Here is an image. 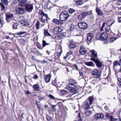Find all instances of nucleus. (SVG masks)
<instances>
[{
    "label": "nucleus",
    "instance_id": "1",
    "mask_svg": "<svg viewBox=\"0 0 121 121\" xmlns=\"http://www.w3.org/2000/svg\"><path fill=\"white\" fill-rule=\"evenodd\" d=\"M69 17L68 13L66 11L62 12L60 16V19L62 21L66 20Z\"/></svg>",
    "mask_w": 121,
    "mask_h": 121
},
{
    "label": "nucleus",
    "instance_id": "2",
    "mask_svg": "<svg viewBox=\"0 0 121 121\" xmlns=\"http://www.w3.org/2000/svg\"><path fill=\"white\" fill-rule=\"evenodd\" d=\"M75 86L74 85L69 84L66 87V88L69 91H71L75 93L77 92V90L75 89Z\"/></svg>",
    "mask_w": 121,
    "mask_h": 121
},
{
    "label": "nucleus",
    "instance_id": "3",
    "mask_svg": "<svg viewBox=\"0 0 121 121\" xmlns=\"http://www.w3.org/2000/svg\"><path fill=\"white\" fill-rule=\"evenodd\" d=\"M92 73L93 77L94 78H98L101 77V73L97 69H95L92 71Z\"/></svg>",
    "mask_w": 121,
    "mask_h": 121
},
{
    "label": "nucleus",
    "instance_id": "4",
    "mask_svg": "<svg viewBox=\"0 0 121 121\" xmlns=\"http://www.w3.org/2000/svg\"><path fill=\"white\" fill-rule=\"evenodd\" d=\"M79 27L80 28L82 29H85L87 28V24L85 22H80L78 23Z\"/></svg>",
    "mask_w": 121,
    "mask_h": 121
},
{
    "label": "nucleus",
    "instance_id": "5",
    "mask_svg": "<svg viewBox=\"0 0 121 121\" xmlns=\"http://www.w3.org/2000/svg\"><path fill=\"white\" fill-rule=\"evenodd\" d=\"M89 14L88 12H84L78 16V19L79 20H81L83 18H85L86 16L89 15Z\"/></svg>",
    "mask_w": 121,
    "mask_h": 121
},
{
    "label": "nucleus",
    "instance_id": "6",
    "mask_svg": "<svg viewBox=\"0 0 121 121\" xmlns=\"http://www.w3.org/2000/svg\"><path fill=\"white\" fill-rule=\"evenodd\" d=\"M26 10L27 12H30L33 9V6L32 4H27L25 5Z\"/></svg>",
    "mask_w": 121,
    "mask_h": 121
},
{
    "label": "nucleus",
    "instance_id": "7",
    "mask_svg": "<svg viewBox=\"0 0 121 121\" xmlns=\"http://www.w3.org/2000/svg\"><path fill=\"white\" fill-rule=\"evenodd\" d=\"M16 11L17 13L20 14L24 13L25 12V10L22 8L19 7H16Z\"/></svg>",
    "mask_w": 121,
    "mask_h": 121
},
{
    "label": "nucleus",
    "instance_id": "8",
    "mask_svg": "<svg viewBox=\"0 0 121 121\" xmlns=\"http://www.w3.org/2000/svg\"><path fill=\"white\" fill-rule=\"evenodd\" d=\"M39 14L42 17L40 19L42 22H44L45 21V14L43 13V11L42 10H40L39 12Z\"/></svg>",
    "mask_w": 121,
    "mask_h": 121
},
{
    "label": "nucleus",
    "instance_id": "9",
    "mask_svg": "<svg viewBox=\"0 0 121 121\" xmlns=\"http://www.w3.org/2000/svg\"><path fill=\"white\" fill-rule=\"evenodd\" d=\"M108 37V34L105 32H103L99 36L100 39L101 40H103L106 39Z\"/></svg>",
    "mask_w": 121,
    "mask_h": 121
},
{
    "label": "nucleus",
    "instance_id": "10",
    "mask_svg": "<svg viewBox=\"0 0 121 121\" xmlns=\"http://www.w3.org/2000/svg\"><path fill=\"white\" fill-rule=\"evenodd\" d=\"M79 52L81 54L84 55L87 52V51L86 49L83 46H82L80 48Z\"/></svg>",
    "mask_w": 121,
    "mask_h": 121
},
{
    "label": "nucleus",
    "instance_id": "11",
    "mask_svg": "<svg viewBox=\"0 0 121 121\" xmlns=\"http://www.w3.org/2000/svg\"><path fill=\"white\" fill-rule=\"evenodd\" d=\"M61 31V28L58 27H56L53 30V32L55 34H59Z\"/></svg>",
    "mask_w": 121,
    "mask_h": 121
},
{
    "label": "nucleus",
    "instance_id": "12",
    "mask_svg": "<svg viewBox=\"0 0 121 121\" xmlns=\"http://www.w3.org/2000/svg\"><path fill=\"white\" fill-rule=\"evenodd\" d=\"M104 117V115L102 113H98L95 114L94 117V119L95 120L97 119H99L101 118H103Z\"/></svg>",
    "mask_w": 121,
    "mask_h": 121
},
{
    "label": "nucleus",
    "instance_id": "13",
    "mask_svg": "<svg viewBox=\"0 0 121 121\" xmlns=\"http://www.w3.org/2000/svg\"><path fill=\"white\" fill-rule=\"evenodd\" d=\"M93 36L94 35L93 34L91 33H88L87 35V40L89 42H90Z\"/></svg>",
    "mask_w": 121,
    "mask_h": 121
},
{
    "label": "nucleus",
    "instance_id": "14",
    "mask_svg": "<svg viewBox=\"0 0 121 121\" xmlns=\"http://www.w3.org/2000/svg\"><path fill=\"white\" fill-rule=\"evenodd\" d=\"M6 20L8 22L10 21V20L11 19L13 16V15L12 14L8 13L6 15Z\"/></svg>",
    "mask_w": 121,
    "mask_h": 121
},
{
    "label": "nucleus",
    "instance_id": "15",
    "mask_svg": "<svg viewBox=\"0 0 121 121\" xmlns=\"http://www.w3.org/2000/svg\"><path fill=\"white\" fill-rule=\"evenodd\" d=\"M19 3H18V5L19 6H25V4L26 2V0H18Z\"/></svg>",
    "mask_w": 121,
    "mask_h": 121
},
{
    "label": "nucleus",
    "instance_id": "16",
    "mask_svg": "<svg viewBox=\"0 0 121 121\" xmlns=\"http://www.w3.org/2000/svg\"><path fill=\"white\" fill-rule=\"evenodd\" d=\"M26 33L25 32H19L18 33H16L14 34V37H17L19 36H20L21 37H24V36H22L23 34H24Z\"/></svg>",
    "mask_w": 121,
    "mask_h": 121
},
{
    "label": "nucleus",
    "instance_id": "17",
    "mask_svg": "<svg viewBox=\"0 0 121 121\" xmlns=\"http://www.w3.org/2000/svg\"><path fill=\"white\" fill-rule=\"evenodd\" d=\"M115 22L114 20L113 19H111L108 21L106 23V24L108 26H110Z\"/></svg>",
    "mask_w": 121,
    "mask_h": 121
},
{
    "label": "nucleus",
    "instance_id": "18",
    "mask_svg": "<svg viewBox=\"0 0 121 121\" xmlns=\"http://www.w3.org/2000/svg\"><path fill=\"white\" fill-rule=\"evenodd\" d=\"M85 112V115L86 117H90L92 113V112L90 110L86 111Z\"/></svg>",
    "mask_w": 121,
    "mask_h": 121
},
{
    "label": "nucleus",
    "instance_id": "19",
    "mask_svg": "<svg viewBox=\"0 0 121 121\" xmlns=\"http://www.w3.org/2000/svg\"><path fill=\"white\" fill-rule=\"evenodd\" d=\"M28 24V22L26 20H22L21 22V24L23 26H26Z\"/></svg>",
    "mask_w": 121,
    "mask_h": 121
},
{
    "label": "nucleus",
    "instance_id": "20",
    "mask_svg": "<svg viewBox=\"0 0 121 121\" xmlns=\"http://www.w3.org/2000/svg\"><path fill=\"white\" fill-rule=\"evenodd\" d=\"M96 11L99 15H100L101 16H102L103 15V13L102 12L101 10L99 9L98 8H96Z\"/></svg>",
    "mask_w": 121,
    "mask_h": 121
},
{
    "label": "nucleus",
    "instance_id": "21",
    "mask_svg": "<svg viewBox=\"0 0 121 121\" xmlns=\"http://www.w3.org/2000/svg\"><path fill=\"white\" fill-rule=\"evenodd\" d=\"M97 66L99 68L101 67L102 66V64L99 60H98L95 63Z\"/></svg>",
    "mask_w": 121,
    "mask_h": 121
},
{
    "label": "nucleus",
    "instance_id": "22",
    "mask_svg": "<svg viewBox=\"0 0 121 121\" xmlns=\"http://www.w3.org/2000/svg\"><path fill=\"white\" fill-rule=\"evenodd\" d=\"M106 117L108 118H110L111 121H112V119H113V117L110 115V114L108 113H106L105 114Z\"/></svg>",
    "mask_w": 121,
    "mask_h": 121
},
{
    "label": "nucleus",
    "instance_id": "23",
    "mask_svg": "<svg viewBox=\"0 0 121 121\" xmlns=\"http://www.w3.org/2000/svg\"><path fill=\"white\" fill-rule=\"evenodd\" d=\"M91 54L93 56L96 57L97 54L96 52L94 50H91Z\"/></svg>",
    "mask_w": 121,
    "mask_h": 121
},
{
    "label": "nucleus",
    "instance_id": "24",
    "mask_svg": "<svg viewBox=\"0 0 121 121\" xmlns=\"http://www.w3.org/2000/svg\"><path fill=\"white\" fill-rule=\"evenodd\" d=\"M85 63L86 65L89 66H93L94 65V63L92 61L86 62Z\"/></svg>",
    "mask_w": 121,
    "mask_h": 121
},
{
    "label": "nucleus",
    "instance_id": "25",
    "mask_svg": "<svg viewBox=\"0 0 121 121\" xmlns=\"http://www.w3.org/2000/svg\"><path fill=\"white\" fill-rule=\"evenodd\" d=\"M33 87L35 90L39 91V87L37 84L34 85L33 86Z\"/></svg>",
    "mask_w": 121,
    "mask_h": 121
},
{
    "label": "nucleus",
    "instance_id": "26",
    "mask_svg": "<svg viewBox=\"0 0 121 121\" xmlns=\"http://www.w3.org/2000/svg\"><path fill=\"white\" fill-rule=\"evenodd\" d=\"M51 77V75L49 74L46 77V82L47 83L48 82L50 81Z\"/></svg>",
    "mask_w": 121,
    "mask_h": 121
},
{
    "label": "nucleus",
    "instance_id": "27",
    "mask_svg": "<svg viewBox=\"0 0 121 121\" xmlns=\"http://www.w3.org/2000/svg\"><path fill=\"white\" fill-rule=\"evenodd\" d=\"M69 46L71 48H73L76 47L75 44L73 42H70Z\"/></svg>",
    "mask_w": 121,
    "mask_h": 121
},
{
    "label": "nucleus",
    "instance_id": "28",
    "mask_svg": "<svg viewBox=\"0 0 121 121\" xmlns=\"http://www.w3.org/2000/svg\"><path fill=\"white\" fill-rule=\"evenodd\" d=\"M52 22L58 25H59L60 23V22L59 20L56 19H54Z\"/></svg>",
    "mask_w": 121,
    "mask_h": 121
},
{
    "label": "nucleus",
    "instance_id": "29",
    "mask_svg": "<svg viewBox=\"0 0 121 121\" xmlns=\"http://www.w3.org/2000/svg\"><path fill=\"white\" fill-rule=\"evenodd\" d=\"M88 100L89 101L90 105H91L92 102L94 100L92 96H90L88 98Z\"/></svg>",
    "mask_w": 121,
    "mask_h": 121
},
{
    "label": "nucleus",
    "instance_id": "30",
    "mask_svg": "<svg viewBox=\"0 0 121 121\" xmlns=\"http://www.w3.org/2000/svg\"><path fill=\"white\" fill-rule=\"evenodd\" d=\"M0 5L1 6V10L2 11H3L5 9V6L2 3H0Z\"/></svg>",
    "mask_w": 121,
    "mask_h": 121
},
{
    "label": "nucleus",
    "instance_id": "31",
    "mask_svg": "<svg viewBox=\"0 0 121 121\" xmlns=\"http://www.w3.org/2000/svg\"><path fill=\"white\" fill-rule=\"evenodd\" d=\"M76 4L77 5H81L82 4V3L81 0H77L76 1Z\"/></svg>",
    "mask_w": 121,
    "mask_h": 121
},
{
    "label": "nucleus",
    "instance_id": "32",
    "mask_svg": "<svg viewBox=\"0 0 121 121\" xmlns=\"http://www.w3.org/2000/svg\"><path fill=\"white\" fill-rule=\"evenodd\" d=\"M40 23L39 21H37L36 24V28L37 29H38L39 28Z\"/></svg>",
    "mask_w": 121,
    "mask_h": 121
},
{
    "label": "nucleus",
    "instance_id": "33",
    "mask_svg": "<svg viewBox=\"0 0 121 121\" xmlns=\"http://www.w3.org/2000/svg\"><path fill=\"white\" fill-rule=\"evenodd\" d=\"M69 82L70 83L69 84H72V85H74V84H75V82L73 79H70Z\"/></svg>",
    "mask_w": 121,
    "mask_h": 121
},
{
    "label": "nucleus",
    "instance_id": "34",
    "mask_svg": "<svg viewBox=\"0 0 121 121\" xmlns=\"http://www.w3.org/2000/svg\"><path fill=\"white\" fill-rule=\"evenodd\" d=\"M116 38L115 37H113L111 38L110 40V43H112L116 39Z\"/></svg>",
    "mask_w": 121,
    "mask_h": 121
},
{
    "label": "nucleus",
    "instance_id": "35",
    "mask_svg": "<svg viewBox=\"0 0 121 121\" xmlns=\"http://www.w3.org/2000/svg\"><path fill=\"white\" fill-rule=\"evenodd\" d=\"M18 24L17 23H15L13 25V28L15 29H17V28Z\"/></svg>",
    "mask_w": 121,
    "mask_h": 121
},
{
    "label": "nucleus",
    "instance_id": "36",
    "mask_svg": "<svg viewBox=\"0 0 121 121\" xmlns=\"http://www.w3.org/2000/svg\"><path fill=\"white\" fill-rule=\"evenodd\" d=\"M48 96L51 99L54 100L55 99V98L54 97L51 95L49 94V95H48Z\"/></svg>",
    "mask_w": 121,
    "mask_h": 121
},
{
    "label": "nucleus",
    "instance_id": "37",
    "mask_svg": "<svg viewBox=\"0 0 121 121\" xmlns=\"http://www.w3.org/2000/svg\"><path fill=\"white\" fill-rule=\"evenodd\" d=\"M75 11V10L72 9H69V12L71 14H72Z\"/></svg>",
    "mask_w": 121,
    "mask_h": 121
},
{
    "label": "nucleus",
    "instance_id": "38",
    "mask_svg": "<svg viewBox=\"0 0 121 121\" xmlns=\"http://www.w3.org/2000/svg\"><path fill=\"white\" fill-rule=\"evenodd\" d=\"M46 118L48 121H52V120L50 117L47 116Z\"/></svg>",
    "mask_w": 121,
    "mask_h": 121
},
{
    "label": "nucleus",
    "instance_id": "39",
    "mask_svg": "<svg viewBox=\"0 0 121 121\" xmlns=\"http://www.w3.org/2000/svg\"><path fill=\"white\" fill-rule=\"evenodd\" d=\"M1 0L5 5L8 4V0Z\"/></svg>",
    "mask_w": 121,
    "mask_h": 121
},
{
    "label": "nucleus",
    "instance_id": "40",
    "mask_svg": "<svg viewBox=\"0 0 121 121\" xmlns=\"http://www.w3.org/2000/svg\"><path fill=\"white\" fill-rule=\"evenodd\" d=\"M113 64L114 66H115L117 65H118L119 63H118V61H116L114 62Z\"/></svg>",
    "mask_w": 121,
    "mask_h": 121
},
{
    "label": "nucleus",
    "instance_id": "41",
    "mask_svg": "<svg viewBox=\"0 0 121 121\" xmlns=\"http://www.w3.org/2000/svg\"><path fill=\"white\" fill-rule=\"evenodd\" d=\"M58 38L59 39H61L62 38L63 36L62 34H60L58 35Z\"/></svg>",
    "mask_w": 121,
    "mask_h": 121
},
{
    "label": "nucleus",
    "instance_id": "42",
    "mask_svg": "<svg viewBox=\"0 0 121 121\" xmlns=\"http://www.w3.org/2000/svg\"><path fill=\"white\" fill-rule=\"evenodd\" d=\"M73 66H74L75 68H76V70H78V66L77 65L75 64H73L72 65Z\"/></svg>",
    "mask_w": 121,
    "mask_h": 121
},
{
    "label": "nucleus",
    "instance_id": "43",
    "mask_svg": "<svg viewBox=\"0 0 121 121\" xmlns=\"http://www.w3.org/2000/svg\"><path fill=\"white\" fill-rule=\"evenodd\" d=\"M51 36V35L48 32L47 30H46V36Z\"/></svg>",
    "mask_w": 121,
    "mask_h": 121
},
{
    "label": "nucleus",
    "instance_id": "44",
    "mask_svg": "<svg viewBox=\"0 0 121 121\" xmlns=\"http://www.w3.org/2000/svg\"><path fill=\"white\" fill-rule=\"evenodd\" d=\"M39 78V76L37 75H34V77L33 78L36 79H37Z\"/></svg>",
    "mask_w": 121,
    "mask_h": 121
},
{
    "label": "nucleus",
    "instance_id": "45",
    "mask_svg": "<svg viewBox=\"0 0 121 121\" xmlns=\"http://www.w3.org/2000/svg\"><path fill=\"white\" fill-rule=\"evenodd\" d=\"M105 29L107 32H108L109 31V28L107 27L105 28Z\"/></svg>",
    "mask_w": 121,
    "mask_h": 121
},
{
    "label": "nucleus",
    "instance_id": "46",
    "mask_svg": "<svg viewBox=\"0 0 121 121\" xmlns=\"http://www.w3.org/2000/svg\"><path fill=\"white\" fill-rule=\"evenodd\" d=\"M52 110L53 111H55L56 110V106H52Z\"/></svg>",
    "mask_w": 121,
    "mask_h": 121
},
{
    "label": "nucleus",
    "instance_id": "47",
    "mask_svg": "<svg viewBox=\"0 0 121 121\" xmlns=\"http://www.w3.org/2000/svg\"><path fill=\"white\" fill-rule=\"evenodd\" d=\"M112 121H121V120L119 119H112Z\"/></svg>",
    "mask_w": 121,
    "mask_h": 121
},
{
    "label": "nucleus",
    "instance_id": "48",
    "mask_svg": "<svg viewBox=\"0 0 121 121\" xmlns=\"http://www.w3.org/2000/svg\"><path fill=\"white\" fill-rule=\"evenodd\" d=\"M45 45V41L44 40L43 41L42 46L43 48L44 47Z\"/></svg>",
    "mask_w": 121,
    "mask_h": 121
},
{
    "label": "nucleus",
    "instance_id": "49",
    "mask_svg": "<svg viewBox=\"0 0 121 121\" xmlns=\"http://www.w3.org/2000/svg\"><path fill=\"white\" fill-rule=\"evenodd\" d=\"M46 52L47 53H48V55H51V56H52L53 54V53H52L51 52L50 53H49V52L48 51H46Z\"/></svg>",
    "mask_w": 121,
    "mask_h": 121
},
{
    "label": "nucleus",
    "instance_id": "50",
    "mask_svg": "<svg viewBox=\"0 0 121 121\" xmlns=\"http://www.w3.org/2000/svg\"><path fill=\"white\" fill-rule=\"evenodd\" d=\"M84 108L85 110L89 109L90 108V106H84Z\"/></svg>",
    "mask_w": 121,
    "mask_h": 121
},
{
    "label": "nucleus",
    "instance_id": "51",
    "mask_svg": "<svg viewBox=\"0 0 121 121\" xmlns=\"http://www.w3.org/2000/svg\"><path fill=\"white\" fill-rule=\"evenodd\" d=\"M73 52L72 51H70L69 52H67V55H71L72 54Z\"/></svg>",
    "mask_w": 121,
    "mask_h": 121
},
{
    "label": "nucleus",
    "instance_id": "52",
    "mask_svg": "<svg viewBox=\"0 0 121 121\" xmlns=\"http://www.w3.org/2000/svg\"><path fill=\"white\" fill-rule=\"evenodd\" d=\"M91 60H92L94 61L95 63H96V61H97L98 60H96L95 58H91Z\"/></svg>",
    "mask_w": 121,
    "mask_h": 121
},
{
    "label": "nucleus",
    "instance_id": "53",
    "mask_svg": "<svg viewBox=\"0 0 121 121\" xmlns=\"http://www.w3.org/2000/svg\"><path fill=\"white\" fill-rule=\"evenodd\" d=\"M85 106L87 105V106H90V103L89 104L88 102L86 101L85 102Z\"/></svg>",
    "mask_w": 121,
    "mask_h": 121
},
{
    "label": "nucleus",
    "instance_id": "54",
    "mask_svg": "<svg viewBox=\"0 0 121 121\" xmlns=\"http://www.w3.org/2000/svg\"><path fill=\"white\" fill-rule=\"evenodd\" d=\"M25 92L26 94L28 95H30L31 94V93L28 90H27V91H26Z\"/></svg>",
    "mask_w": 121,
    "mask_h": 121
},
{
    "label": "nucleus",
    "instance_id": "55",
    "mask_svg": "<svg viewBox=\"0 0 121 121\" xmlns=\"http://www.w3.org/2000/svg\"><path fill=\"white\" fill-rule=\"evenodd\" d=\"M37 45L38 48H40V44L39 43H37Z\"/></svg>",
    "mask_w": 121,
    "mask_h": 121
},
{
    "label": "nucleus",
    "instance_id": "56",
    "mask_svg": "<svg viewBox=\"0 0 121 121\" xmlns=\"http://www.w3.org/2000/svg\"><path fill=\"white\" fill-rule=\"evenodd\" d=\"M0 24H2L1 27H2L3 24V22L2 20H1V18H0Z\"/></svg>",
    "mask_w": 121,
    "mask_h": 121
},
{
    "label": "nucleus",
    "instance_id": "57",
    "mask_svg": "<svg viewBox=\"0 0 121 121\" xmlns=\"http://www.w3.org/2000/svg\"><path fill=\"white\" fill-rule=\"evenodd\" d=\"M118 20L119 22H121V17H118Z\"/></svg>",
    "mask_w": 121,
    "mask_h": 121
},
{
    "label": "nucleus",
    "instance_id": "58",
    "mask_svg": "<svg viewBox=\"0 0 121 121\" xmlns=\"http://www.w3.org/2000/svg\"><path fill=\"white\" fill-rule=\"evenodd\" d=\"M105 22H104L102 25V28L101 29V30H102V29L104 27L105 25Z\"/></svg>",
    "mask_w": 121,
    "mask_h": 121
},
{
    "label": "nucleus",
    "instance_id": "59",
    "mask_svg": "<svg viewBox=\"0 0 121 121\" xmlns=\"http://www.w3.org/2000/svg\"><path fill=\"white\" fill-rule=\"evenodd\" d=\"M61 91L62 92H64V93L66 94L67 93V91H66L65 90H61Z\"/></svg>",
    "mask_w": 121,
    "mask_h": 121
},
{
    "label": "nucleus",
    "instance_id": "60",
    "mask_svg": "<svg viewBox=\"0 0 121 121\" xmlns=\"http://www.w3.org/2000/svg\"><path fill=\"white\" fill-rule=\"evenodd\" d=\"M118 81L120 82V84L121 86V78H119L118 79Z\"/></svg>",
    "mask_w": 121,
    "mask_h": 121
},
{
    "label": "nucleus",
    "instance_id": "61",
    "mask_svg": "<svg viewBox=\"0 0 121 121\" xmlns=\"http://www.w3.org/2000/svg\"><path fill=\"white\" fill-rule=\"evenodd\" d=\"M35 61H36L37 62H39V63H41V61H39V60L36 59L35 60Z\"/></svg>",
    "mask_w": 121,
    "mask_h": 121
},
{
    "label": "nucleus",
    "instance_id": "62",
    "mask_svg": "<svg viewBox=\"0 0 121 121\" xmlns=\"http://www.w3.org/2000/svg\"><path fill=\"white\" fill-rule=\"evenodd\" d=\"M62 36L64 37H65L66 36V34L65 33H63V34H62Z\"/></svg>",
    "mask_w": 121,
    "mask_h": 121
},
{
    "label": "nucleus",
    "instance_id": "63",
    "mask_svg": "<svg viewBox=\"0 0 121 121\" xmlns=\"http://www.w3.org/2000/svg\"><path fill=\"white\" fill-rule=\"evenodd\" d=\"M77 117H78V118H79V119L80 118H81V116L80 114V113H78V114Z\"/></svg>",
    "mask_w": 121,
    "mask_h": 121
},
{
    "label": "nucleus",
    "instance_id": "64",
    "mask_svg": "<svg viewBox=\"0 0 121 121\" xmlns=\"http://www.w3.org/2000/svg\"><path fill=\"white\" fill-rule=\"evenodd\" d=\"M32 60L35 61V59H35V57L34 56H32Z\"/></svg>",
    "mask_w": 121,
    "mask_h": 121
}]
</instances>
